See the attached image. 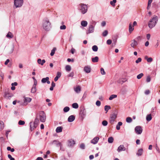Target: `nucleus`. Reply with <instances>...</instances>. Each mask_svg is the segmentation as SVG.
Returning a JSON list of instances; mask_svg holds the SVG:
<instances>
[{
	"mask_svg": "<svg viewBox=\"0 0 160 160\" xmlns=\"http://www.w3.org/2000/svg\"><path fill=\"white\" fill-rule=\"evenodd\" d=\"M158 20L157 16L154 15L150 19L148 23V26L149 28L152 29L156 25Z\"/></svg>",
	"mask_w": 160,
	"mask_h": 160,
	"instance_id": "f257e3e1",
	"label": "nucleus"
},
{
	"mask_svg": "<svg viewBox=\"0 0 160 160\" xmlns=\"http://www.w3.org/2000/svg\"><path fill=\"white\" fill-rule=\"evenodd\" d=\"M42 28L44 30L49 31L51 28V23L48 18L44 19L42 22Z\"/></svg>",
	"mask_w": 160,
	"mask_h": 160,
	"instance_id": "f03ea898",
	"label": "nucleus"
},
{
	"mask_svg": "<svg viewBox=\"0 0 160 160\" xmlns=\"http://www.w3.org/2000/svg\"><path fill=\"white\" fill-rule=\"evenodd\" d=\"M23 3V0H14V6L16 8H20L22 7Z\"/></svg>",
	"mask_w": 160,
	"mask_h": 160,
	"instance_id": "7ed1b4c3",
	"label": "nucleus"
},
{
	"mask_svg": "<svg viewBox=\"0 0 160 160\" xmlns=\"http://www.w3.org/2000/svg\"><path fill=\"white\" fill-rule=\"evenodd\" d=\"M79 9L82 14H84L87 11V6L84 4H80Z\"/></svg>",
	"mask_w": 160,
	"mask_h": 160,
	"instance_id": "20e7f679",
	"label": "nucleus"
},
{
	"mask_svg": "<svg viewBox=\"0 0 160 160\" xmlns=\"http://www.w3.org/2000/svg\"><path fill=\"white\" fill-rule=\"evenodd\" d=\"M137 22L136 21H134L133 24L132 22L130 23L129 24L128 30L130 33H131L134 30V26H137Z\"/></svg>",
	"mask_w": 160,
	"mask_h": 160,
	"instance_id": "39448f33",
	"label": "nucleus"
},
{
	"mask_svg": "<svg viewBox=\"0 0 160 160\" xmlns=\"http://www.w3.org/2000/svg\"><path fill=\"white\" fill-rule=\"evenodd\" d=\"M117 117V115L115 113H113L111 115L109 118V122L111 124H113Z\"/></svg>",
	"mask_w": 160,
	"mask_h": 160,
	"instance_id": "423d86ee",
	"label": "nucleus"
},
{
	"mask_svg": "<svg viewBox=\"0 0 160 160\" xmlns=\"http://www.w3.org/2000/svg\"><path fill=\"white\" fill-rule=\"evenodd\" d=\"M40 119L41 122H44L46 120V116L43 111H41L39 113Z\"/></svg>",
	"mask_w": 160,
	"mask_h": 160,
	"instance_id": "0eeeda50",
	"label": "nucleus"
},
{
	"mask_svg": "<svg viewBox=\"0 0 160 160\" xmlns=\"http://www.w3.org/2000/svg\"><path fill=\"white\" fill-rule=\"evenodd\" d=\"M94 26L91 24L89 26L86 33L88 34L94 32Z\"/></svg>",
	"mask_w": 160,
	"mask_h": 160,
	"instance_id": "6e6552de",
	"label": "nucleus"
},
{
	"mask_svg": "<svg viewBox=\"0 0 160 160\" xmlns=\"http://www.w3.org/2000/svg\"><path fill=\"white\" fill-rule=\"evenodd\" d=\"M136 133L138 134H140L142 132V129L139 126H136L135 128Z\"/></svg>",
	"mask_w": 160,
	"mask_h": 160,
	"instance_id": "1a4fd4ad",
	"label": "nucleus"
},
{
	"mask_svg": "<svg viewBox=\"0 0 160 160\" xmlns=\"http://www.w3.org/2000/svg\"><path fill=\"white\" fill-rule=\"evenodd\" d=\"M75 144V141L72 139H71L68 140V145L69 147H72Z\"/></svg>",
	"mask_w": 160,
	"mask_h": 160,
	"instance_id": "9d476101",
	"label": "nucleus"
},
{
	"mask_svg": "<svg viewBox=\"0 0 160 160\" xmlns=\"http://www.w3.org/2000/svg\"><path fill=\"white\" fill-rule=\"evenodd\" d=\"M99 139V138L98 137H95L91 141V143L93 144H95L98 142Z\"/></svg>",
	"mask_w": 160,
	"mask_h": 160,
	"instance_id": "9b49d317",
	"label": "nucleus"
},
{
	"mask_svg": "<svg viewBox=\"0 0 160 160\" xmlns=\"http://www.w3.org/2000/svg\"><path fill=\"white\" fill-rule=\"evenodd\" d=\"M138 42L135 39H133L131 41V43L130 45L133 48H135V47L138 45Z\"/></svg>",
	"mask_w": 160,
	"mask_h": 160,
	"instance_id": "f8f14e48",
	"label": "nucleus"
},
{
	"mask_svg": "<svg viewBox=\"0 0 160 160\" xmlns=\"http://www.w3.org/2000/svg\"><path fill=\"white\" fill-rule=\"evenodd\" d=\"M49 78L48 77L42 78L41 80V82L42 83L47 82L48 84H49L50 82L49 81Z\"/></svg>",
	"mask_w": 160,
	"mask_h": 160,
	"instance_id": "ddd939ff",
	"label": "nucleus"
},
{
	"mask_svg": "<svg viewBox=\"0 0 160 160\" xmlns=\"http://www.w3.org/2000/svg\"><path fill=\"white\" fill-rule=\"evenodd\" d=\"M13 94L11 93L6 92L4 95V97L7 99H10V98L13 97Z\"/></svg>",
	"mask_w": 160,
	"mask_h": 160,
	"instance_id": "4468645a",
	"label": "nucleus"
},
{
	"mask_svg": "<svg viewBox=\"0 0 160 160\" xmlns=\"http://www.w3.org/2000/svg\"><path fill=\"white\" fill-rule=\"evenodd\" d=\"M126 150L125 148L124 147L123 145H120L118 147L117 150L118 152H121L122 151H124Z\"/></svg>",
	"mask_w": 160,
	"mask_h": 160,
	"instance_id": "2eb2a0df",
	"label": "nucleus"
},
{
	"mask_svg": "<svg viewBox=\"0 0 160 160\" xmlns=\"http://www.w3.org/2000/svg\"><path fill=\"white\" fill-rule=\"evenodd\" d=\"M81 88L80 86H77L76 87L74 88V91L77 93H79L81 91Z\"/></svg>",
	"mask_w": 160,
	"mask_h": 160,
	"instance_id": "dca6fc26",
	"label": "nucleus"
},
{
	"mask_svg": "<svg viewBox=\"0 0 160 160\" xmlns=\"http://www.w3.org/2000/svg\"><path fill=\"white\" fill-rule=\"evenodd\" d=\"M53 144H55L57 147H60V150H62V145L60 142H59L56 140H54L53 142Z\"/></svg>",
	"mask_w": 160,
	"mask_h": 160,
	"instance_id": "f3484780",
	"label": "nucleus"
},
{
	"mask_svg": "<svg viewBox=\"0 0 160 160\" xmlns=\"http://www.w3.org/2000/svg\"><path fill=\"white\" fill-rule=\"evenodd\" d=\"M45 62L46 61L44 59L42 60L41 59L39 58L37 60V62L38 63L42 66Z\"/></svg>",
	"mask_w": 160,
	"mask_h": 160,
	"instance_id": "a211bd4d",
	"label": "nucleus"
},
{
	"mask_svg": "<svg viewBox=\"0 0 160 160\" xmlns=\"http://www.w3.org/2000/svg\"><path fill=\"white\" fill-rule=\"evenodd\" d=\"M91 69L88 66H86L84 67V70L86 73H88L90 72Z\"/></svg>",
	"mask_w": 160,
	"mask_h": 160,
	"instance_id": "6ab92c4d",
	"label": "nucleus"
},
{
	"mask_svg": "<svg viewBox=\"0 0 160 160\" xmlns=\"http://www.w3.org/2000/svg\"><path fill=\"white\" fill-rule=\"evenodd\" d=\"M75 119V117L74 116L72 115L69 116L68 118V121L69 122H73Z\"/></svg>",
	"mask_w": 160,
	"mask_h": 160,
	"instance_id": "aec40b11",
	"label": "nucleus"
},
{
	"mask_svg": "<svg viewBox=\"0 0 160 160\" xmlns=\"http://www.w3.org/2000/svg\"><path fill=\"white\" fill-rule=\"evenodd\" d=\"M32 99L30 98H24V103L27 105V103L26 102H30L31 101Z\"/></svg>",
	"mask_w": 160,
	"mask_h": 160,
	"instance_id": "412c9836",
	"label": "nucleus"
},
{
	"mask_svg": "<svg viewBox=\"0 0 160 160\" xmlns=\"http://www.w3.org/2000/svg\"><path fill=\"white\" fill-rule=\"evenodd\" d=\"M81 24L82 26L86 27L87 26L88 22L87 21L83 20L81 22Z\"/></svg>",
	"mask_w": 160,
	"mask_h": 160,
	"instance_id": "4be33fe9",
	"label": "nucleus"
},
{
	"mask_svg": "<svg viewBox=\"0 0 160 160\" xmlns=\"http://www.w3.org/2000/svg\"><path fill=\"white\" fill-rule=\"evenodd\" d=\"M62 127L61 126L58 127L56 129V131L57 133L61 132L62 131Z\"/></svg>",
	"mask_w": 160,
	"mask_h": 160,
	"instance_id": "5701e85b",
	"label": "nucleus"
},
{
	"mask_svg": "<svg viewBox=\"0 0 160 160\" xmlns=\"http://www.w3.org/2000/svg\"><path fill=\"white\" fill-rule=\"evenodd\" d=\"M99 58L97 56H96L94 58H92V61L93 62H97L98 61Z\"/></svg>",
	"mask_w": 160,
	"mask_h": 160,
	"instance_id": "b1692460",
	"label": "nucleus"
},
{
	"mask_svg": "<svg viewBox=\"0 0 160 160\" xmlns=\"http://www.w3.org/2000/svg\"><path fill=\"white\" fill-rule=\"evenodd\" d=\"M143 150L142 148L138 150V152L137 153V155L138 156H141L142 154Z\"/></svg>",
	"mask_w": 160,
	"mask_h": 160,
	"instance_id": "393cba45",
	"label": "nucleus"
},
{
	"mask_svg": "<svg viewBox=\"0 0 160 160\" xmlns=\"http://www.w3.org/2000/svg\"><path fill=\"white\" fill-rule=\"evenodd\" d=\"M4 123L3 121L0 120V130H2L4 128Z\"/></svg>",
	"mask_w": 160,
	"mask_h": 160,
	"instance_id": "a878e982",
	"label": "nucleus"
},
{
	"mask_svg": "<svg viewBox=\"0 0 160 160\" xmlns=\"http://www.w3.org/2000/svg\"><path fill=\"white\" fill-rule=\"evenodd\" d=\"M152 119V117L151 114H148L146 117V119L148 121H150Z\"/></svg>",
	"mask_w": 160,
	"mask_h": 160,
	"instance_id": "bb28decb",
	"label": "nucleus"
},
{
	"mask_svg": "<svg viewBox=\"0 0 160 160\" xmlns=\"http://www.w3.org/2000/svg\"><path fill=\"white\" fill-rule=\"evenodd\" d=\"M122 124V122H119L116 127V128L117 130H120V126H121Z\"/></svg>",
	"mask_w": 160,
	"mask_h": 160,
	"instance_id": "cd10ccee",
	"label": "nucleus"
},
{
	"mask_svg": "<svg viewBox=\"0 0 160 160\" xmlns=\"http://www.w3.org/2000/svg\"><path fill=\"white\" fill-rule=\"evenodd\" d=\"M30 129L31 131H32L34 129V128H35L36 127L35 126V123H32V122H30Z\"/></svg>",
	"mask_w": 160,
	"mask_h": 160,
	"instance_id": "c85d7f7f",
	"label": "nucleus"
},
{
	"mask_svg": "<svg viewBox=\"0 0 160 160\" xmlns=\"http://www.w3.org/2000/svg\"><path fill=\"white\" fill-rule=\"evenodd\" d=\"M36 91H37L36 87H34V86H32V87L31 88V92L32 93H35L36 92Z\"/></svg>",
	"mask_w": 160,
	"mask_h": 160,
	"instance_id": "c756f323",
	"label": "nucleus"
},
{
	"mask_svg": "<svg viewBox=\"0 0 160 160\" xmlns=\"http://www.w3.org/2000/svg\"><path fill=\"white\" fill-rule=\"evenodd\" d=\"M117 95L112 94L110 96V97L109 98V100H112L113 99L117 98Z\"/></svg>",
	"mask_w": 160,
	"mask_h": 160,
	"instance_id": "7c9ffc66",
	"label": "nucleus"
},
{
	"mask_svg": "<svg viewBox=\"0 0 160 160\" xmlns=\"http://www.w3.org/2000/svg\"><path fill=\"white\" fill-rule=\"evenodd\" d=\"M145 59L147 60L148 62H151L153 60L152 58H148L147 56L145 57Z\"/></svg>",
	"mask_w": 160,
	"mask_h": 160,
	"instance_id": "2f4dec72",
	"label": "nucleus"
},
{
	"mask_svg": "<svg viewBox=\"0 0 160 160\" xmlns=\"http://www.w3.org/2000/svg\"><path fill=\"white\" fill-rule=\"evenodd\" d=\"M6 37L8 38H12L13 37V35L10 32H9L6 35Z\"/></svg>",
	"mask_w": 160,
	"mask_h": 160,
	"instance_id": "473e14b6",
	"label": "nucleus"
},
{
	"mask_svg": "<svg viewBox=\"0 0 160 160\" xmlns=\"http://www.w3.org/2000/svg\"><path fill=\"white\" fill-rule=\"evenodd\" d=\"M153 0H148V5L147 7V9L148 10L151 7V3L152 2Z\"/></svg>",
	"mask_w": 160,
	"mask_h": 160,
	"instance_id": "72a5a7b5",
	"label": "nucleus"
},
{
	"mask_svg": "<svg viewBox=\"0 0 160 160\" xmlns=\"http://www.w3.org/2000/svg\"><path fill=\"white\" fill-rule=\"evenodd\" d=\"M56 50V48H53V49L52 50L51 52L50 53V55L51 56H53L54 55Z\"/></svg>",
	"mask_w": 160,
	"mask_h": 160,
	"instance_id": "f704fd0d",
	"label": "nucleus"
},
{
	"mask_svg": "<svg viewBox=\"0 0 160 160\" xmlns=\"http://www.w3.org/2000/svg\"><path fill=\"white\" fill-rule=\"evenodd\" d=\"M111 109V107L109 106L106 105L104 107V110L106 111L107 113L108 111V110Z\"/></svg>",
	"mask_w": 160,
	"mask_h": 160,
	"instance_id": "c9c22d12",
	"label": "nucleus"
},
{
	"mask_svg": "<svg viewBox=\"0 0 160 160\" xmlns=\"http://www.w3.org/2000/svg\"><path fill=\"white\" fill-rule=\"evenodd\" d=\"M116 2V0H113L112 1L110 2V4L113 7H115Z\"/></svg>",
	"mask_w": 160,
	"mask_h": 160,
	"instance_id": "e433bc0d",
	"label": "nucleus"
},
{
	"mask_svg": "<svg viewBox=\"0 0 160 160\" xmlns=\"http://www.w3.org/2000/svg\"><path fill=\"white\" fill-rule=\"evenodd\" d=\"M65 69L67 71L69 72L71 70V67L70 65H67L65 67Z\"/></svg>",
	"mask_w": 160,
	"mask_h": 160,
	"instance_id": "4c0bfd02",
	"label": "nucleus"
},
{
	"mask_svg": "<svg viewBox=\"0 0 160 160\" xmlns=\"http://www.w3.org/2000/svg\"><path fill=\"white\" fill-rule=\"evenodd\" d=\"M92 50L94 52H97L98 50V47L96 45H94L92 47Z\"/></svg>",
	"mask_w": 160,
	"mask_h": 160,
	"instance_id": "58836bf2",
	"label": "nucleus"
},
{
	"mask_svg": "<svg viewBox=\"0 0 160 160\" xmlns=\"http://www.w3.org/2000/svg\"><path fill=\"white\" fill-rule=\"evenodd\" d=\"M113 141V138L112 137H110L108 138V142L109 143H112Z\"/></svg>",
	"mask_w": 160,
	"mask_h": 160,
	"instance_id": "ea45409f",
	"label": "nucleus"
},
{
	"mask_svg": "<svg viewBox=\"0 0 160 160\" xmlns=\"http://www.w3.org/2000/svg\"><path fill=\"white\" fill-rule=\"evenodd\" d=\"M72 107L73 108L76 109L78 107V105L77 103H74L72 104Z\"/></svg>",
	"mask_w": 160,
	"mask_h": 160,
	"instance_id": "a19ab883",
	"label": "nucleus"
},
{
	"mask_svg": "<svg viewBox=\"0 0 160 160\" xmlns=\"http://www.w3.org/2000/svg\"><path fill=\"white\" fill-rule=\"evenodd\" d=\"M126 121L127 122L130 123L132 122V120L131 118L128 117L126 118Z\"/></svg>",
	"mask_w": 160,
	"mask_h": 160,
	"instance_id": "79ce46f5",
	"label": "nucleus"
},
{
	"mask_svg": "<svg viewBox=\"0 0 160 160\" xmlns=\"http://www.w3.org/2000/svg\"><path fill=\"white\" fill-rule=\"evenodd\" d=\"M70 109L68 107H66L63 109V111L64 112H68Z\"/></svg>",
	"mask_w": 160,
	"mask_h": 160,
	"instance_id": "37998d69",
	"label": "nucleus"
},
{
	"mask_svg": "<svg viewBox=\"0 0 160 160\" xmlns=\"http://www.w3.org/2000/svg\"><path fill=\"white\" fill-rule=\"evenodd\" d=\"M100 72L101 74L102 75H104L105 74L106 72L105 71H104V69L102 68H101L100 69Z\"/></svg>",
	"mask_w": 160,
	"mask_h": 160,
	"instance_id": "c03bdc74",
	"label": "nucleus"
},
{
	"mask_svg": "<svg viewBox=\"0 0 160 160\" xmlns=\"http://www.w3.org/2000/svg\"><path fill=\"white\" fill-rule=\"evenodd\" d=\"M25 123V122L24 121L22 120H19L18 122L19 125H24Z\"/></svg>",
	"mask_w": 160,
	"mask_h": 160,
	"instance_id": "a18cd8bd",
	"label": "nucleus"
},
{
	"mask_svg": "<svg viewBox=\"0 0 160 160\" xmlns=\"http://www.w3.org/2000/svg\"><path fill=\"white\" fill-rule=\"evenodd\" d=\"M103 36L105 37L107 36L108 34V31L107 30H105L102 33Z\"/></svg>",
	"mask_w": 160,
	"mask_h": 160,
	"instance_id": "49530a36",
	"label": "nucleus"
},
{
	"mask_svg": "<svg viewBox=\"0 0 160 160\" xmlns=\"http://www.w3.org/2000/svg\"><path fill=\"white\" fill-rule=\"evenodd\" d=\"M143 76V74L142 73H141L137 75V78L138 79H140Z\"/></svg>",
	"mask_w": 160,
	"mask_h": 160,
	"instance_id": "de8ad7c7",
	"label": "nucleus"
},
{
	"mask_svg": "<svg viewBox=\"0 0 160 160\" xmlns=\"http://www.w3.org/2000/svg\"><path fill=\"white\" fill-rule=\"evenodd\" d=\"M108 122L107 121L104 120L102 122V125L104 126H106L108 124Z\"/></svg>",
	"mask_w": 160,
	"mask_h": 160,
	"instance_id": "09e8293b",
	"label": "nucleus"
},
{
	"mask_svg": "<svg viewBox=\"0 0 160 160\" xmlns=\"http://www.w3.org/2000/svg\"><path fill=\"white\" fill-rule=\"evenodd\" d=\"M142 58H139L135 62L136 63H138L142 61Z\"/></svg>",
	"mask_w": 160,
	"mask_h": 160,
	"instance_id": "8fccbe9b",
	"label": "nucleus"
},
{
	"mask_svg": "<svg viewBox=\"0 0 160 160\" xmlns=\"http://www.w3.org/2000/svg\"><path fill=\"white\" fill-rule=\"evenodd\" d=\"M66 27L65 25H62L60 26V28L61 30H65L66 29Z\"/></svg>",
	"mask_w": 160,
	"mask_h": 160,
	"instance_id": "3c124183",
	"label": "nucleus"
},
{
	"mask_svg": "<svg viewBox=\"0 0 160 160\" xmlns=\"http://www.w3.org/2000/svg\"><path fill=\"white\" fill-rule=\"evenodd\" d=\"M96 105L98 106H100L101 103L99 101H97L96 102Z\"/></svg>",
	"mask_w": 160,
	"mask_h": 160,
	"instance_id": "603ef678",
	"label": "nucleus"
},
{
	"mask_svg": "<svg viewBox=\"0 0 160 160\" xmlns=\"http://www.w3.org/2000/svg\"><path fill=\"white\" fill-rule=\"evenodd\" d=\"M8 157L10 160H15L14 158H12L10 154L8 155Z\"/></svg>",
	"mask_w": 160,
	"mask_h": 160,
	"instance_id": "864d4df0",
	"label": "nucleus"
},
{
	"mask_svg": "<svg viewBox=\"0 0 160 160\" xmlns=\"http://www.w3.org/2000/svg\"><path fill=\"white\" fill-rule=\"evenodd\" d=\"M112 41L110 39H108L107 41V44L108 45H110L112 43Z\"/></svg>",
	"mask_w": 160,
	"mask_h": 160,
	"instance_id": "5fc2aeb1",
	"label": "nucleus"
},
{
	"mask_svg": "<svg viewBox=\"0 0 160 160\" xmlns=\"http://www.w3.org/2000/svg\"><path fill=\"white\" fill-rule=\"evenodd\" d=\"M150 81H151V78H150V77L149 76H148L147 77L146 81L148 82H150Z\"/></svg>",
	"mask_w": 160,
	"mask_h": 160,
	"instance_id": "6e6d98bb",
	"label": "nucleus"
},
{
	"mask_svg": "<svg viewBox=\"0 0 160 160\" xmlns=\"http://www.w3.org/2000/svg\"><path fill=\"white\" fill-rule=\"evenodd\" d=\"M81 116L82 117H85L86 116V112L83 111L81 113Z\"/></svg>",
	"mask_w": 160,
	"mask_h": 160,
	"instance_id": "4d7b16f0",
	"label": "nucleus"
},
{
	"mask_svg": "<svg viewBox=\"0 0 160 160\" xmlns=\"http://www.w3.org/2000/svg\"><path fill=\"white\" fill-rule=\"evenodd\" d=\"M75 51L76 50L73 48H72L71 50V52L72 54H74Z\"/></svg>",
	"mask_w": 160,
	"mask_h": 160,
	"instance_id": "13d9d810",
	"label": "nucleus"
},
{
	"mask_svg": "<svg viewBox=\"0 0 160 160\" xmlns=\"http://www.w3.org/2000/svg\"><path fill=\"white\" fill-rule=\"evenodd\" d=\"M61 73L60 72H58L57 73L56 77H58L59 78L60 77Z\"/></svg>",
	"mask_w": 160,
	"mask_h": 160,
	"instance_id": "bf43d9fd",
	"label": "nucleus"
},
{
	"mask_svg": "<svg viewBox=\"0 0 160 160\" xmlns=\"http://www.w3.org/2000/svg\"><path fill=\"white\" fill-rule=\"evenodd\" d=\"M80 148L82 149H84L85 148V145L83 143H82L80 145Z\"/></svg>",
	"mask_w": 160,
	"mask_h": 160,
	"instance_id": "052dcab7",
	"label": "nucleus"
},
{
	"mask_svg": "<svg viewBox=\"0 0 160 160\" xmlns=\"http://www.w3.org/2000/svg\"><path fill=\"white\" fill-rule=\"evenodd\" d=\"M37 84V80L34 81V84L33 85V86L36 87Z\"/></svg>",
	"mask_w": 160,
	"mask_h": 160,
	"instance_id": "680f3d73",
	"label": "nucleus"
},
{
	"mask_svg": "<svg viewBox=\"0 0 160 160\" xmlns=\"http://www.w3.org/2000/svg\"><path fill=\"white\" fill-rule=\"evenodd\" d=\"M150 92V91L149 90H147L145 91V93L146 95H148L149 94Z\"/></svg>",
	"mask_w": 160,
	"mask_h": 160,
	"instance_id": "e2e57ef3",
	"label": "nucleus"
},
{
	"mask_svg": "<svg viewBox=\"0 0 160 160\" xmlns=\"http://www.w3.org/2000/svg\"><path fill=\"white\" fill-rule=\"evenodd\" d=\"M151 37V35L150 34H148L147 35V38L148 40H149Z\"/></svg>",
	"mask_w": 160,
	"mask_h": 160,
	"instance_id": "0e129e2a",
	"label": "nucleus"
},
{
	"mask_svg": "<svg viewBox=\"0 0 160 160\" xmlns=\"http://www.w3.org/2000/svg\"><path fill=\"white\" fill-rule=\"evenodd\" d=\"M10 60L9 59H7L6 61L5 62L4 64L5 65H7L8 63L9 62Z\"/></svg>",
	"mask_w": 160,
	"mask_h": 160,
	"instance_id": "69168bd1",
	"label": "nucleus"
},
{
	"mask_svg": "<svg viewBox=\"0 0 160 160\" xmlns=\"http://www.w3.org/2000/svg\"><path fill=\"white\" fill-rule=\"evenodd\" d=\"M73 75H74L73 72H72L68 75V76L69 77H73Z\"/></svg>",
	"mask_w": 160,
	"mask_h": 160,
	"instance_id": "338daca9",
	"label": "nucleus"
},
{
	"mask_svg": "<svg viewBox=\"0 0 160 160\" xmlns=\"http://www.w3.org/2000/svg\"><path fill=\"white\" fill-rule=\"evenodd\" d=\"M106 23L105 21L102 22L101 23V26L102 27H104V26H105L106 25Z\"/></svg>",
	"mask_w": 160,
	"mask_h": 160,
	"instance_id": "774afa93",
	"label": "nucleus"
}]
</instances>
